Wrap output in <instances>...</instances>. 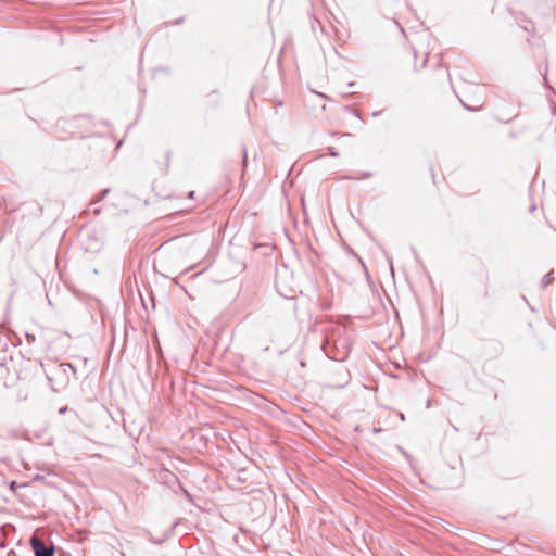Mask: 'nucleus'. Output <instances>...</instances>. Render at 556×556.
Here are the masks:
<instances>
[{
    "mask_svg": "<svg viewBox=\"0 0 556 556\" xmlns=\"http://www.w3.org/2000/svg\"><path fill=\"white\" fill-rule=\"evenodd\" d=\"M352 340L345 329H339L326 337L320 344V350L326 357L337 362H344L350 354Z\"/></svg>",
    "mask_w": 556,
    "mask_h": 556,
    "instance_id": "f257e3e1",
    "label": "nucleus"
},
{
    "mask_svg": "<svg viewBox=\"0 0 556 556\" xmlns=\"http://www.w3.org/2000/svg\"><path fill=\"white\" fill-rule=\"evenodd\" d=\"M46 377L53 392H61L76 379V369L70 363L51 364L45 369Z\"/></svg>",
    "mask_w": 556,
    "mask_h": 556,
    "instance_id": "f03ea898",
    "label": "nucleus"
},
{
    "mask_svg": "<svg viewBox=\"0 0 556 556\" xmlns=\"http://www.w3.org/2000/svg\"><path fill=\"white\" fill-rule=\"evenodd\" d=\"M30 545L35 556H54L55 548L53 544H46L36 535L30 538Z\"/></svg>",
    "mask_w": 556,
    "mask_h": 556,
    "instance_id": "7ed1b4c3",
    "label": "nucleus"
},
{
    "mask_svg": "<svg viewBox=\"0 0 556 556\" xmlns=\"http://www.w3.org/2000/svg\"><path fill=\"white\" fill-rule=\"evenodd\" d=\"M110 192V189L109 188H105L103 189L89 204L90 208L92 210V212L94 214H100L101 212V207L100 206H96L97 203L101 202Z\"/></svg>",
    "mask_w": 556,
    "mask_h": 556,
    "instance_id": "20e7f679",
    "label": "nucleus"
},
{
    "mask_svg": "<svg viewBox=\"0 0 556 556\" xmlns=\"http://www.w3.org/2000/svg\"><path fill=\"white\" fill-rule=\"evenodd\" d=\"M553 271L547 273L541 281V287L545 289L547 286H549L553 282Z\"/></svg>",
    "mask_w": 556,
    "mask_h": 556,
    "instance_id": "39448f33",
    "label": "nucleus"
},
{
    "mask_svg": "<svg viewBox=\"0 0 556 556\" xmlns=\"http://www.w3.org/2000/svg\"><path fill=\"white\" fill-rule=\"evenodd\" d=\"M520 27L522 29H525L526 31L534 33V26H533V24L530 21H527L526 25H520Z\"/></svg>",
    "mask_w": 556,
    "mask_h": 556,
    "instance_id": "423d86ee",
    "label": "nucleus"
},
{
    "mask_svg": "<svg viewBox=\"0 0 556 556\" xmlns=\"http://www.w3.org/2000/svg\"><path fill=\"white\" fill-rule=\"evenodd\" d=\"M349 380H350V374L348 371H344L342 375V378H341L340 386L346 384L349 382Z\"/></svg>",
    "mask_w": 556,
    "mask_h": 556,
    "instance_id": "0eeeda50",
    "label": "nucleus"
},
{
    "mask_svg": "<svg viewBox=\"0 0 556 556\" xmlns=\"http://www.w3.org/2000/svg\"><path fill=\"white\" fill-rule=\"evenodd\" d=\"M25 338L27 340L28 343H34L36 341V337L35 334L33 333H29V332H26L25 333Z\"/></svg>",
    "mask_w": 556,
    "mask_h": 556,
    "instance_id": "6e6552de",
    "label": "nucleus"
},
{
    "mask_svg": "<svg viewBox=\"0 0 556 556\" xmlns=\"http://www.w3.org/2000/svg\"><path fill=\"white\" fill-rule=\"evenodd\" d=\"M372 177V173L371 172H363L359 179H368Z\"/></svg>",
    "mask_w": 556,
    "mask_h": 556,
    "instance_id": "1a4fd4ad",
    "label": "nucleus"
},
{
    "mask_svg": "<svg viewBox=\"0 0 556 556\" xmlns=\"http://www.w3.org/2000/svg\"><path fill=\"white\" fill-rule=\"evenodd\" d=\"M329 150V154L332 156V157H338L339 156V153L336 151L334 148L330 147L328 148Z\"/></svg>",
    "mask_w": 556,
    "mask_h": 556,
    "instance_id": "9d476101",
    "label": "nucleus"
},
{
    "mask_svg": "<svg viewBox=\"0 0 556 556\" xmlns=\"http://www.w3.org/2000/svg\"><path fill=\"white\" fill-rule=\"evenodd\" d=\"M182 22H184V17H180V18H178V20L174 21V22H173V25H179V24H181Z\"/></svg>",
    "mask_w": 556,
    "mask_h": 556,
    "instance_id": "9b49d317",
    "label": "nucleus"
},
{
    "mask_svg": "<svg viewBox=\"0 0 556 556\" xmlns=\"http://www.w3.org/2000/svg\"><path fill=\"white\" fill-rule=\"evenodd\" d=\"M243 164L247 165V151H243Z\"/></svg>",
    "mask_w": 556,
    "mask_h": 556,
    "instance_id": "f8f14e48",
    "label": "nucleus"
},
{
    "mask_svg": "<svg viewBox=\"0 0 556 556\" xmlns=\"http://www.w3.org/2000/svg\"><path fill=\"white\" fill-rule=\"evenodd\" d=\"M399 417H400V419H401L402 421H404V420H405V415H404L403 413H401V412L399 413Z\"/></svg>",
    "mask_w": 556,
    "mask_h": 556,
    "instance_id": "ddd939ff",
    "label": "nucleus"
},
{
    "mask_svg": "<svg viewBox=\"0 0 556 556\" xmlns=\"http://www.w3.org/2000/svg\"><path fill=\"white\" fill-rule=\"evenodd\" d=\"M42 479H43V477H40L39 475H37V476L34 478V480H42Z\"/></svg>",
    "mask_w": 556,
    "mask_h": 556,
    "instance_id": "4468645a",
    "label": "nucleus"
},
{
    "mask_svg": "<svg viewBox=\"0 0 556 556\" xmlns=\"http://www.w3.org/2000/svg\"><path fill=\"white\" fill-rule=\"evenodd\" d=\"M66 412V407L60 408V414H63Z\"/></svg>",
    "mask_w": 556,
    "mask_h": 556,
    "instance_id": "2eb2a0df",
    "label": "nucleus"
},
{
    "mask_svg": "<svg viewBox=\"0 0 556 556\" xmlns=\"http://www.w3.org/2000/svg\"><path fill=\"white\" fill-rule=\"evenodd\" d=\"M280 294L283 296V298H291V295H288V294H283L280 292Z\"/></svg>",
    "mask_w": 556,
    "mask_h": 556,
    "instance_id": "dca6fc26",
    "label": "nucleus"
},
{
    "mask_svg": "<svg viewBox=\"0 0 556 556\" xmlns=\"http://www.w3.org/2000/svg\"><path fill=\"white\" fill-rule=\"evenodd\" d=\"M464 108L467 109V110H471L468 105H466L465 103H463Z\"/></svg>",
    "mask_w": 556,
    "mask_h": 556,
    "instance_id": "f3484780",
    "label": "nucleus"
},
{
    "mask_svg": "<svg viewBox=\"0 0 556 556\" xmlns=\"http://www.w3.org/2000/svg\"><path fill=\"white\" fill-rule=\"evenodd\" d=\"M193 194H194V191H191V192L189 193V197H190V198H193Z\"/></svg>",
    "mask_w": 556,
    "mask_h": 556,
    "instance_id": "a211bd4d",
    "label": "nucleus"
},
{
    "mask_svg": "<svg viewBox=\"0 0 556 556\" xmlns=\"http://www.w3.org/2000/svg\"><path fill=\"white\" fill-rule=\"evenodd\" d=\"M15 483H16L15 481H12L11 488H15Z\"/></svg>",
    "mask_w": 556,
    "mask_h": 556,
    "instance_id": "6ab92c4d",
    "label": "nucleus"
},
{
    "mask_svg": "<svg viewBox=\"0 0 556 556\" xmlns=\"http://www.w3.org/2000/svg\"><path fill=\"white\" fill-rule=\"evenodd\" d=\"M15 483H16L15 481H12L11 488H15Z\"/></svg>",
    "mask_w": 556,
    "mask_h": 556,
    "instance_id": "aec40b11",
    "label": "nucleus"
},
{
    "mask_svg": "<svg viewBox=\"0 0 556 556\" xmlns=\"http://www.w3.org/2000/svg\"><path fill=\"white\" fill-rule=\"evenodd\" d=\"M441 64H442V59L439 60L438 66H441Z\"/></svg>",
    "mask_w": 556,
    "mask_h": 556,
    "instance_id": "412c9836",
    "label": "nucleus"
},
{
    "mask_svg": "<svg viewBox=\"0 0 556 556\" xmlns=\"http://www.w3.org/2000/svg\"><path fill=\"white\" fill-rule=\"evenodd\" d=\"M378 115H379L378 112L372 113V116H378Z\"/></svg>",
    "mask_w": 556,
    "mask_h": 556,
    "instance_id": "4be33fe9",
    "label": "nucleus"
}]
</instances>
